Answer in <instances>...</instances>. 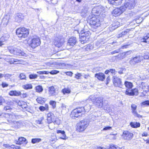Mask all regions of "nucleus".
Masks as SVG:
<instances>
[{"mask_svg":"<svg viewBox=\"0 0 149 149\" xmlns=\"http://www.w3.org/2000/svg\"><path fill=\"white\" fill-rule=\"evenodd\" d=\"M143 57L140 55H138L134 57L129 61V63L131 65H134L136 63L141 61L143 59Z\"/></svg>","mask_w":149,"mask_h":149,"instance_id":"11","label":"nucleus"},{"mask_svg":"<svg viewBox=\"0 0 149 149\" xmlns=\"http://www.w3.org/2000/svg\"><path fill=\"white\" fill-rule=\"evenodd\" d=\"M2 37H4L3 40L4 42L8 40L9 37V36L8 35H5L4 36H3Z\"/></svg>","mask_w":149,"mask_h":149,"instance_id":"50","label":"nucleus"},{"mask_svg":"<svg viewBox=\"0 0 149 149\" xmlns=\"http://www.w3.org/2000/svg\"><path fill=\"white\" fill-rule=\"evenodd\" d=\"M129 45H124L122 46L121 49H124L125 48H126L128 47L129 46Z\"/></svg>","mask_w":149,"mask_h":149,"instance_id":"64","label":"nucleus"},{"mask_svg":"<svg viewBox=\"0 0 149 149\" xmlns=\"http://www.w3.org/2000/svg\"><path fill=\"white\" fill-rule=\"evenodd\" d=\"M110 77L109 76H108L106 79V84L107 85L110 81Z\"/></svg>","mask_w":149,"mask_h":149,"instance_id":"59","label":"nucleus"},{"mask_svg":"<svg viewBox=\"0 0 149 149\" xmlns=\"http://www.w3.org/2000/svg\"><path fill=\"white\" fill-rule=\"evenodd\" d=\"M4 37H2L0 39V46H1L2 45H3V42H4V41L3 40Z\"/></svg>","mask_w":149,"mask_h":149,"instance_id":"55","label":"nucleus"},{"mask_svg":"<svg viewBox=\"0 0 149 149\" xmlns=\"http://www.w3.org/2000/svg\"><path fill=\"white\" fill-rule=\"evenodd\" d=\"M84 111H86V110L84 107H78L74 109L72 111L70 116L72 117L78 118L80 116L81 113Z\"/></svg>","mask_w":149,"mask_h":149,"instance_id":"5","label":"nucleus"},{"mask_svg":"<svg viewBox=\"0 0 149 149\" xmlns=\"http://www.w3.org/2000/svg\"><path fill=\"white\" fill-rule=\"evenodd\" d=\"M55 118L53 113L49 112L47 114V119L48 123H52L54 120Z\"/></svg>","mask_w":149,"mask_h":149,"instance_id":"18","label":"nucleus"},{"mask_svg":"<svg viewBox=\"0 0 149 149\" xmlns=\"http://www.w3.org/2000/svg\"><path fill=\"white\" fill-rule=\"evenodd\" d=\"M109 3L113 5L118 6L122 3L123 0H108Z\"/></svg>","mask_w":149,"mask_h":149,"instance_id":"21","label":"nucleus"},{"mask_svg":"<svg viewBox=\"0 0 149 149\" xmlns=\"http://www.w3.org/2000/svg\"><path fill=\"white\" fill-rule=\"evenodd\" d=\"M59 72V71L57 70H52L50 72H49V73L52 74H56Z\"/></svg>","mask_w":149,"mask_h":149,"instance_id":"48","label":"nucleus"},{"mask_svg":"<svg viewBox=\"0 0 149 149\" xmlns=\"http://www.w3.org/2000/svg\"><path fill=\"white\" fill-rule=\"evenodd\" d=\"M149 106V100H146L141 102V106Z\"/></svg>","mask_w":149,"mask_h":149,"instance_id":"44","label":"nucleus"},{"mask_svg":"<svg viewBox=\"0 0 149 149\" xmlns=\"http://www.w3.org/2000/svg\"><path fill=\"white\" fill-rule=\"evenodd\" d=\"M66 75L71 77L73 74L71 72H65Z\"/></svg>","mask_w":149,"mask_h":149,"instance_id":"58","label":"nucleus"},{"mask_svg":"<svg viewBox=\"0 0 149 149\" xmlns=\"http://www.w3.org/2000/svg\"><path fill=\"white\" fill-rule=\"evenodd\" d=\"M131 107L132 108V112L133 115L135 116L138 118H142V116L138 114L136 111L137 106L135 104H132L131 105Z\"/></svg>","mask_w":149,"mask_h":149,"instance_id":"16","label":"nucleus"},{"mask_svg":"<svg viewBox=\"0 0 149 149\" xmlns=\"http://www.w3.org/2000/svg\"><path fill=\"white\" fill-rule=\"evenodd\" d=\"M95 77L98 80L101 81H104L105 78V75L104 74L101 72H99L95 74Z\"/></svg>","mask_w":149,"mask_h":149,"instance_id":"22","label":"nucleus"},{"mask_svg":"<svg viewBox=\"0 0 149 149\" xmlns=\"http://www.w3.org/2000/svg\"><path fill=\"white\" fill-rule=\"evenodd\" d=\"M40 110L42 111H43L45 110H48L49 109L48 105L47 104H46L45 107L40 106L39 107Z\"/></svg>","mask_w":149,"mask_h":149,"instance_id":"35","label":"nucleus"},{"mask_svg":"<svg viewBox=\"0 0 149 149\" xmlns=\"http://www.w3.org/2000/svg\"><path fill=\"white\" fill-rule=\"evenodd\" d=\"M77 42L76 38L75 37H72L68 40L67 45L73 46L75 45Z\"/></svg>","mask_w":149,"mask_h":149,"instance_id":"15","label":"nucleus"},{"mask_svg":"<svg viewBox=\"0 0 149 149\" xmlns=\"http://www.w3.org/2000/svg\"><path fill=\"white\" fill-rule=\"evenodd\" d=\"M26 106L24 107V108L26 109L25 110H26L27 111L29 112H30V111L31 110V109H30V108L27 105V104H26Z\"/></svg>","mask_w":149,"mask_h":149,"instance_id":"56","label":"nucleus"},{"mask_svg":"<svg viewBox=\"0 0 149 149\" xmlns=\"http://www.w3.org/2000/svg\"><path fill=\"white\" fill-rule=\"evenodd\" d=\"M9 94L11 96H17L20 95L21 93L19 91H11L9 92Z\"/></svg>","mask_w":149,"mask_h":149,"instance_id":"29","label":"nucleus"},{"mask_svg":"<svg viewBox=\"0 0 149 149\" xmlns=\"http://www.w3.org/2000/svg\"><path fill=\"white\" fill-rule=\"evenodd\" d=\"M24 16L23 15L20 13H17L15 15V21L20 22L23 20Z\"/></svg>","mask_w":149,"mask_h":149,"instance_id":"19","label":"nucleus"},{"mask_svg":"<svg viewBox=\"0 0 149 149\" xmlns=\"http://www.w3.org/2000/svg\"><path fill=\"white\" fill-rule=\"evenodd\" d=\"M16 34L18 37L22 39L27 37L29 34V31L28 29L24 28H20L16 31Z\"/></svg>","mask_w":149,"mask_h":149,"instance_id":"2","label":"nucleus"},{"mask_svg":"<svg viewBox=\"0 0 149 149\" xmlns=\"http://www.w3.org/2000/svg\"><path fill=\"white\" fill-rule=\"evenodd\" d=\"M75 78H76L77 79H78L80 78V77L81 76V74L79 73H78L77 74H75Z\"/></svg>","mask_w":149,"mask_h":149,"instance_id":"53","label":"nucleus"},{"mask_svg":"<svg viewBox=\"0 0 149 149\" xmlns=\"http://www.w3.org/2000/svg\"><path fill=\"white\" fill-rule=\"evenodd\" d=\"M102 12V10L100 9L99 7H95L92 10V13L95 16H98L100 15Z\"/></svg>","mask_w":149,"mask_h":149,"instance_id":"20","label":"nucleus"},{"mask_svg":"<svg viewBox=\"0 0 149 149\" xmlns=\"http://www.w3.org/2000/svg\"><path fill=\"white\" fill-rule=\"evenodd\" d=\"M1 85L3 88H5L7 87L8 84L5 82H3L2 83Z\"/></svg>","mask_w":149,"mask_h":149,"instance_id":"54","label":"nucleus"},{"mask_svg":"<svg viewBox=\"0 0 149 149\" xmlns=\"http://www.w3.org/2000/svg\"><path fill=\"white\" fill-rule=\"evenodd\" d=\"M36 100L38 103L40 104H42L45 102L46 101V100L45 98L41 97H37Z\"/></svg>","mask_w":149,"mask_h":149,"instance_id":"32","label":"nucleus"},{"mask_svg":"<svg viewBox=\"0 0 149 149\" xmlns=\"http://www.w3.org/2000/svg\"><path fill=\"white\" fill-rule=\"evenodd\" d=\"M3 146L6 148H9L10 149V146L8 144H5L3 145Z\"/></svg>","mask_w":149,"mask_h":149,"instance_id":"62","label":"nucleus"},{"mask_svg":"<svg viewBox=\"0 0 149 149\" xmlns=\"http://www.w3.org/2000/svg\"><path fill=\"white\" fill-rule=\"evenodd\" d=\"M62 92L64 94L65 93H70L71 91L70 90L69 88H66L63 89Z\"/></svg>","mask_w":149,"mask_h":149,"instance_id":"40","label":"nucleus"},{"mask_svg":"<svg viewBox=\"0 0 149 149\" xmlns=\"http://www.w3.org/2000/svg\"><path fill=\"white\" fill-rule=\"evenodd\" d=\"M81 33V36L80 41L81 43L84 44L88 41L89 38V36L91 33L89 31L84 29L82 30Z\"/></svg>","mask_w":149,"mask_h":149,"instance_id":"3","label":"nucleus"},{"mask_svg":"<svg viewBox=\"0 0 149 149\" xmlns=\"http://www.w3.org/2000/svg\"><path fill=\"white\" fill-rule=\"evenodd\" d=\"M57 133L58 134L61 133L62 135V137L61 138L63 139H65L66 135L65 134V132L63 130L62 131L60 130H57Z\"/></svg>","mask_w":149,"mask_h":149,"instance_id":"36","label":"nucleus"},{"mask_svg":"<svg viewBox=\"0 0 149 149\" xmlns=\"http://www.w3.org/2000/svg\"><path fill=\"white\" fill-rule=\"evenodd\" d=\"M19 78L21 80H26V76L24 73H20L19 76Z\"/></svg>","mask_w":149,"mask_h":149,"instance_id":"42","label":"nucleus"},{"mask_svg":"<svg viewBox=\"0 0 149 149\" xmlns=\"http://www.w3.org/2000/svg\"><path fill=\"white\" fill-rule=\"evenodd\" d=\"M112 129V127H111L109 126H107L104 127L103 129L102 130L103 131H106L107 130H111Z\"/></svg>","mask_w":149,"mask_h":149,"instance_id":"51","label":"nucleus"},{"mask_svg":"<svg viewBox=\"0 0 149 149\" xmlns=\"http://www.w3.org/2000/svg\"><path fill=\"white\" fill-rule=\"evenodd\" d=\"M104 110H106L107 112L110 111V105L108 104V101L105 100L103 103L102 107Z\"/></svg>","mask_w":149,"mask_h":149,"instance_id":"26","label":"nucleus"},{"mask_svg":"<svg viewBox=\"0 0 149 149\" xmlns=\"http://www.w3.org/2000/svg\"><path fill=\"white\" fill-rule=\"evenodd\" d=\"M120 51L119 49H117L114 50L111 52V54H113L116 53H118Z\"/></svg>","mask_w":149,"mask_h":149,"instance_id":"57","label":"nucleus"},{"mask_svg":"<svg viewBox=\"0 0 149 149\" xmlns=\"http://www.w3.org/2000/svg\"><path fill=\"white\" fill-rule=\"evenodd\" d=\"M125 11V8L122 6L114 9L112 11V14L116 17L120 15Z\"/></svg>","mask_w":149,"mask_h":149,"instance_id":"10","label":"nucleus"},{"mask_svg":"<svg viewBox=\"0 0 149 149\" xmlns=\"http://www.w3.org/2000/svg\"><path fill=\"white\" fill-rule=\"evenodd\" d=\"M29 77L30 79H34L37 77V75L36 74H30Z\"/></svg>","mask_w":149,"mask_h":149,"instance_id":"46","label":"nucleus"},{"mask_svg":"<svg viewBox=\"0 0 149 149\" xmlns=\"http://www.w3.org/2000/svg\"><path fill=\"white\" fill-rule=\"evenodd\" d=\"M125 93L126 95L129 96L137 95L138 94V90L137 88H135L134 89L132 88L127 89Z\"/></svg>","mask_w":149,"mask_h":149,"instance_id":"12","label":"nucleus"},{"mask_svg":"<svg viewBox=\"0 0 149 149\" xmlns=\"http://www.w3.org/2000/svg\"><path fill=\"white\" fill-rule=\"evenodd\" d=\"M131 52L132 51H127L120 53L117 56L119 58L123 59L127 56L130 55L131 53Z\"/></svg>","mask_w":149,"mask_h":149,"instance_id":"24","label":"nucleus"},{"mask_svg":"<svg viewBox=\"0 0 149 149\" xmlns=\"http://www.w3.org/2000/svg\"><path fill=\"white\" fill-rule=\"evenodd\" d=\"M22 87L25 90L31 89L32 88V86L31 84H27L25 85H23Z\"/></svg>","mask_w":149,"mask_h":149,"instance_id":"37","label":"nucleus"},{"mask_svg":"<svg viewBox=\"0 0 149 149\" xmlns=\"http://www.w3.org/2000/svg\"><path fill=\"white\" fill-rule=\"evenodd\" d=\"M16 144L18 145H26L28 142L25 138L23 137H20L19 138L18 140L15 141Z\"/></svg>","mask_w":149,"mask_h":149,"instance_id":"14","label":"nucleus"},{"mask_svg":"<svg viewBox=\"0 0 149 149\" xmlns=\"http://www.w3.org/2000/svg\"><path fill=\"white\" fill-rule=\"evenodd\" d=\"M113 82L115 86H117L123 88L124 84H123L121 79L117 77L116 76H113L112 77Z\"/></svg>","mask_w":149,"mask_h":149,"instance_id":"7","label":"nucleus"},{"mask_svg":"<svg viewBox=\"0 0 149 149\" xmlns=\"http://www.w3.org/2000/svg\"><path fill=\"white\" fill-rule=\"evenodd\" d=\"M89 124V122L88 120L85 119L81 120L79 123V124H80L86 128L88 126Z\"/></svg>","mask_w":149,"mask_h":149,"instance_id":"28","label":"nucleus"},{"mask_svg":"<svg viewBox=\"0 0 149 149\" xmlns=\"http://www.w3.org/2000/svg\"><path fill=\"white\" fill-rule=\"evenodd\" d=\"M55 89L53 86L49 88V94L50 96L55 95H56Z\"/></svg>","mask_w":149,"mask_h":149,"instance_id":"27","label":"nucleus"},{"mask_svg":"<svg viewBox=\"0 0 149 149\" xmlns=\"http://www.w3.org/2000/svg\"><path fill=\"white\" fill-rule=\"evenodd\" d=\"M12 75L8 74H3V77H4L6 78L9 79L12 76Z\"/></svg>","mask_w":149,"mask_h":149,"instance_id":"49","label":"nucleus"},{"mask_svg":"<svg viewBox=\"0 0 149 149\" xmlns=\"http://www.w3.org/2000/svg\"><path fill=\"white\" fill-rule=\"evenodd\" d=\"M88 100L92 101L96 107L99 108L102 107L103 101L102 97H95L94 96L92 95L89 96Z\"/></svg>","mask_w":149,"mask_h":149,"instance_id":"1","label":"nucleus"},{"mask_svg":"<svg viewBox=\"0 0 149 149\" xmlns=\"http://www.w3.org/2000/svg\"><path fill=\"white\" fill-rule=\"evenodd\" d=\"M53 122L54 124H56L57 125H58L60 124V121L58 119L55 120H54Z\"/></svg>","mask_w":149,"mask_h":149,"instance_id":"52","label":"nucleus"},{"mask_svg":"<svg viewBox=\"0 0 149 149\" xmlns=\"http://www.w3.org/2000/svg\"><path fill=\"white\" fill-rule=\"evenodd\" d=\"M5 101L4 99L2 97L0 98V105L2 104V103Z\"/></svg>","mask_w":149,"mask_h":149,"instance_id":"60","label":"nucleus"},{"mask_svg":"<svg viewBox=\"0 0 149 149\" xmlns=\"http://www.w3.org/2000/svg\"><path fill=\"white\" fill-rule=\"evenodd\" d=\"M140 87L142 88L143 91H145L147 93L149 91V85H147V84L142 82L140 84Z\"/></svg>","mask_w":149,"mask_h":149,"instance_id":"23","label":"nucleus"},{"mask_svg":"<svg viewBox=\"0 0 149 149\" xmlns=\"http://www.w3.org/2000/svg\"><path fill=\"white\" fill-rule=\"evenodd\" d=\"M86 128L84 126L81 125L80 124H79L77 126L76 129L77 132H81L84 131L86 129Z\"/></svg>","mask_w":149,"mask_h":149,"instance_id":"31","label":"nucleus"},{"mask_svg":"<svg viewBox=\"0 0 149 149\" xmlns=\"http://www.w3.org/2000/svg\"><path fill=\"white\" fill-rule=\"evenodd\" d=\"M60 37H56L54 40V44L56 47H59L63 44V42L61 40Z\"/></svg>","mask_w":149,"mask_h":149,"instance_id":"17","label":"nucleus"},{"mask_svg":"<svg viewBox=\"0 0 149 149\" xmlns=\"http://www.w3.org/2000/svg\"><path fill=\"white\" fill-rule=\"evenodd\" d=\"M130 125L132 127L134 128L139 127L140 126V123H139L137 122H130Z\"/></svg>","mask_w":149,"mask_h":149,"instance_id":"30","label":"nucleus"},{"mask_svg":"<svg viewBox=\"0 0 149 149\" xmlns=\"http://www.w3.org/2000/svg\"><path fill=\"white\" fill-rule=\"evenodd\" d=\"M41 43L40 39L39 37L36 36L32 39L30 45L33 48H35L40 45Z\"/></svg>","mask_w":149,"mask_h":149,"instance_id":"6","label":"nucleus"},{"mask_svg":"<svg viewBox=\"0 0 149 149\" xmlns=\"http://www.w3.org/2000/svg\"><path fill=\"white\" fill-rule=\"evenodd\" d=\"M135 5L134 0H127L125 1L123 7L125 8V10L127 8L129 9H133Z\"/></svg>","mask_w":149,"mask_h":149,"instance_id":"9","label":"nucleus"},{"mask_svg":"<svg viewBox=\"0 0 149 149\" xmlns=\"http://www.w3.org/2000/svg\"><path fill=\"white\" fill-rule=\"evenodd\" d=\"M122 136L125 139L130 140L133 138V134L128 131H125L123 132Z\"/></svg>","mask_w":149,"mask_h":149,"instance_id":"13","label":"nucleus"},{"mask_svg":"<svg viewBox=\"0 0 149 149\" xmlns=\"http://www.w3.org/2000/svg\"><path fill=\"white\" fill-rule=\"evenodd\" d=\"M109 70V72H111L112 73H113L114 72H117L114 69H110Z\"/></svg>","mask_w":149,"mask_h":149,"instance_id":"63","label":"nucleus"},{"mask_svg":"<svg viewBox=\"0 0 149 149\" xmlns=\"http://www.w3.org/2000/svg\"><path fill=\"white\" fill-rule=\"evenodd\" d=\"M140 40L141 42H143L147 44L149 43V33H148L143 37L140 38Z\"/></svg>","mask_w":149,"mask_h":149,"instance_id":"25","label":"nucleus"},{"mask_svg":"<svg viewBox=\"0 0 149 149\" xmlns=\"http://www.w3.org/2000/svg\"><path fill=\"white\" fill-rule=\"evenodd\" d=\"M10 108H11L10 106H6L5 107H4V110H5V111H7L8 110H10Z\"/></svg>","mask_w":149,"mask_h":149,"instance_id":"61","label":"nucleus"},{"mask_svg":"<svg viewBox=\"0 0 149 149\" xmlns=\"http://www.w3.org/2000/svg\"><path fill=\"white\" fill-rule=\"evenodd\" d=\"M109 149H123L122 148H120L119 147H116L113 144L110 145Z\"/></svg>","mask_w":149,"mask_h":149,"instance_id":"45","label":"nucleus"},{"mask_svg":"<svg viewBox=\"0 0 149 149\" xmlns=\"http://www.w3.org/2000/svg\"><path fill=\"white\" fill-rule=\"evenodd\" d=\"M44 120V118L43 117H42L40 118L38 120L36 121V122L37 123L39 124H42L43 123L42 121Z\"/></svg>","mask_w":149,"mask_h":149,"instance_id":"43","label":"nucleus"},{"mask_svg":"<svg viewBox=\"0 0 149 149\" xmlns=\"http://www.w3.org/2000/svg\"><path fill=\"white\" fill-rule=\"evenodd\" d=\"M49 103L52 106L53 109H54L56 107V102L54 101L50 100Z\"/></svg>","mask_w":149,"mask_h":149,"instance_id":"41","label":"nucleus"},{"mask_svg":"<svg viewBox=\"0 0 149 149\" xmlns=\"http://www.w3.org/2000/svg\"><path fill=\"white\" fill-rule=\"evenodd\" d=\"M41 141V139L40 138H33L31 139V142L32 143L34 144L36 143H39Z\"/></svg>","mask_w":149,"mask_h":149,"instance_id":"39","label":"nucleus"},{"mask_svg":"<svg viewBox=\"0 0 149 149\" xmlns=\"http://www.w3.org/2000/svg\"><path fill=\"white\" fill-rule=\"evenodd\" d=\"M90 24L92 28L95 29L100 26L99 20L96 17H93L90 21Z\"/></svg>","mask_w":149,"mask_h":149,"instance_id":"8","label":"nucleus"},{"mask_svg":"<svg viewBox=\"0 0 149 149\" xmlns=\"http://www.w3.org/2000/svg\"><path fill=\"white\" fill-rule=\"evenodd\" d=\"M49 73V71H39L37 72V73H38L40 74H48Z\"/></svg>","mask_w":149,"mask_h":149,"instance_id":"47","label":"nucleus"},{"mask_svg":"<svg viewBox=\"0 0 149 149\" xmlns=\"http://www.w3.org/2000/svg\"><path fill=\"white\" fill-rule=\"evenodd\" d=\"M8 51L10 54L19 56H24L26 54L22 51L15 47H9Z\"/></svg>","mask_w":149,"mask_h":149,"instance_id":"4","label":"nucleus"},{"mask_svg":"<svg viewBox=\"0 0 149 149\" xmlns=\"http://www.w3.org/2000/svg\"><path fill=\"white\" fill-rule=\"evenodd\" d=\"M124 85L127 88H132L133 86L132 83L127 81L125 82Z\"/></svg>","mask_w":149,"mask_h":149,"instance_id":"34","label":"nucleus"},{"mask_svg":"<svg viewBox=\"0 0 149 149\" xmlns=\"http://www.w3.org/2000/svg\"><path fill=\"white\" fill-rule=\"evenodd\" d=\"M130 29H126L125 30L123 31L121 33H120L118 34V37H121L124 35L127 34V33L130 31Z\"/></svg>","mask_w":149,"mask_h":149,"instance_id":"33","label":"nucleus"},{"mask_svg":"<svg viewBox=\"0 0 149 149\" xmlns=\"http://www.w3.org/2000/svg\"><path fill=\"white\" fill-rule=\"evenodd\" d=\"M36 91L38 93L42 92L43 90V88L42 86L38 85L35 87Z\"/></svg>","mask_w":149,"mask_h":149,"instance_id":"38","label":"nucleus"}]
</instances>
